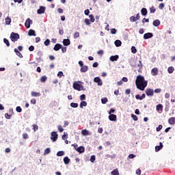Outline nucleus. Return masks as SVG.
<instances>
[{
  "mask_svg": "<svg viewBox=\"0 0 175 175\" xmlns=\"http://www.w3.org/2000/svg\"><path fill=\"white\" fill-rule=\"evenodd\" d=\"M70 106L73 109H77V107H79V104L77 103H71L70 104Z\"/></svg>",
  "mask_w": 175,
  "mask_h": 175,
  "instance_id": "29",
  "label": "nucleus"
},
{
  "mask_svg": "<svg viewBox=\"0 0 175 175\" xmlns=\"http://www.w3.org/2000/svg\"><path fill=\"white\" fill-rule=\"evenodd\" d=\"M130 21H131V23H135V21H137V19H136V16H131L130 17Z\"/></svg>",
  "mask_w": 175,
  "mask_h": 175,
  "instance_id": "39",
  "label": "nucleus"
},
{
  "mask_svg": "<svg viewBox=\"0 0 175 175\" xmlns=\"http://www.w3.org/2000/svg\"><path fill=\"white\" fill-rule=\"evenodd\" d=\"M154 27H159L161 25V21L158 19H156L152 23Z\"/></svg>",
  "mask_w": 175,
  "mask_h": 175,
  "instance_id": "20",
  "label": "nucleus"
},
{
  "mask_svg": "<svg viewBox=\"0 0 175 175\" xmlns=\"http://www.w3.org/2000/svg\"><path fill=\"white\" fill-rule=\"evenodd\" d=\"M16 111H17V113H21V111H23V109H21V107L18 106L16 108Z\"/></svg>",
  "mask_w": 175,
  "mask_h": 175,
  "instance_id": "45",
  "label": "nucleus"
},
{
  "mask_svg": "<svg viewBox=\"0 0 175 175\" xmlns=\"http://www.w3.org/2000/svg\"><path fill=\"white\" fill-rule=\"evenodd\" d=\"M46 12V7L40 6V8L37 10L38 14H43Z\"/></svg>",
  "mask_w": 175,
  "mask_h": 175,
  "instance_id": "8",
  "label": "nucleus"
},
{
  "mask_svg": "<svg viewBox=\"0 0 175 175\" xmlns=\"http://www.w3.org/2000/svg\"><path fill=\"white\" fill-rule=\"evenodd\" d=\"M157 9H155V7L154 6H152L150 8V13H155Z\"/></svg>",
  "mask_w": 175,
  "mask_h": 175,
  "instance_id": "44",
  "label": "nucleus"
},
{
  "mask_svg": "<svg viewBox=\"0 0 175 175\" xmlns=\"http://www.w3.org/2000/svg\"><path fill=\"white\" fill-rule=\"evenodd\" d=\"M33 50H35V46H33V45H31L29 47V51H33Z\"/></svg>",
  "mask_w": 175,
  "mask_h": 175,
  "instance_id": "63",
  "label": "nucleus"
},
{
  "mask_svg": "<svg viewBox=\"0 0 175 175\" xmlns=\"http://www.w3.org/2000/svg\"><path fill=\"white\" fill-rule=\"evenodd\" d=\"M162 148H163V144H162V142H160L159 146H155L156 152H158L159 151H161V150H162Z\"/></svg>",
  "mask_w": 175,
  "mask_h": 175,
  "instance_id": "16",
  "label": "nucleus"
},
{
  "mask_svg": "<svg viewBox=\"0 0 175 175\" xmlns=\"http://www.w3.org/2000/svg\"><path fill=\"white\" fill-rule=\"evenodd\" d=\"M135 98L137 99V100H142V96H140V94H137L135 96Z\"/></svg>",
  "mask_w": 175,
  "mask_h": 175,
  "instance_id": "61",
  "label": "nucleus"
},
{
  "mask_svg": "<svg viewBox=\"0 0 175 175\" xmlns=\"http://www.w3.org/2000/svg\"><path fill=\"white\" fill-rule=\"evenodd\" d=\"M158 72H159V70L158 69V68H154L151 70V75L153 76H157Z\"/></svg>",
  "mask_w": 175,
  "mask_h": 175,
  "instance_id": "14",
  "label": "nucleus"
},
{
  "mask_svg": "<svg viewBox=\"0 0 175 175\" xmlns=\"http://www.w3.org/2000/svg\"><path fill=\"white\" fill-rule=\"evenodd\" d=\"M168 123L170 125H174L175 124V117H172L168 120Z\"/></svg>",
  "mask_w": 175,
  "mask_h": 175,
  "instance_id": "21",
  "label": "nucleus"
},
{
  "mask_svg": "<svg viewBox=\"0 0 175 175\" xmlns=\"http://www.w3.org/2000/svg\"><path fill=\"white\" fill-rule=\"evenodd\" d=\"M10 39L12 40V42H17V40H18V39H20V35H18V33H14L12 32L10 34Z\"/></svg>",
  "mask_w": 175,
  "mask_h": 175,
  "instance_id": "2",
  "label": "nucleus"
},
{
  "mask_svg": "<svg viewBox=\"0 0 175 175\" xmlns=\"http://www.w3.org/2000/svg\"><path fill=\"white\" fill-rule=\"evenodd\" d=\"M94 82L97 83V85L102 86L103 85V81L100 79V77H96L94 79Z\"/></svg>",
  "mask_w": 175,
  "mask_h": 175,
  "instance_id": "6",
  "label": "nucleus"
},
{
  "mask_svg": "<svg viewBox=\"0 0 175 175\" xmlns=\"http://www.w3.org/2000/svg\"><path fill=\"white\" fill-rule=\"evenodd\" d=\"M44 46H49L50 44V40L49 39H46L44 42Z\"/></svg>",
  "mask_w": 175,
  "mask_h": 175,
  "instance_id": "53",
  "label": "nucleus"
},
{
  "mask_svg": "<svg viewBox=\"0 0 175 175\" xmlns=\"http://www.w3.org/2000/svg\"><path fill=\"white\" fill-rule=\"evenodd\" d=\"M148 84V81H145L144 77L142 75H138L135 80V85L138 90L140 91H144L146 90V87H147Z\"/></svg>",
  "mask_w": 175,
  "mask_h": 175,
  "instance_id": "1",
  "label": "nucleus"
},
{
  "mask_svg": "<svg viewBox=\"0 0 175 175\" xmlns=\"http://www.w3.org/2000/svg\"><path fill=\"white\" fill-rule=\"evenodd\" d=\"M79 106H80V108H81V109H83V107H85V106H87V102H85V101H81V102L80 103Z\"/></svg>",
  "mask_w": 175,
  "mask_h": 175,
  "instance_id": "33",
  "label": "nucleus"
},
{
  "mask_svg": "<svg viewBox=\"0 0 175 175\" xmlns=\"http://www.w3.org/2000/svg\"><path fill=\"white\" fill-rule=\"evenodd\" d=\"M10 117H12V115H10L9 113H5V118L7 120H10Z\"/></svg>",
  "mask_w": 175,
  "mask_h": 175,
  "instance_id": "59",
  "label": "nucleus"
},
{
  "mask_svg": "<svg viewBox=\"0 0 175 175\" xmlns=\"http://www.w3.org/2000/svg\"><path fill=\"white\" fill-rule=\"evenodd\" d=\"M119 58H120V56H118V55H112L109 57V61H111V62H114V61H118Z\"/></svg>",
  "mask_w": 175,
  "mask_h": 175,
  "instance_id": "13",
  "label": "nucleus"
},
{
  "mask_svg": "<svg viewBox=\"0 0 175 175\" xmlns=\"http://www.w3.org/2000/svg\"><path fill=\"white\" fill-rule=\"evenodd\" d=\"M85 16H88L90 14V10L87 9L84 11Z\"/></svg>",
  "mask_w": 175,
  "mask_h": 175,
  "instance_id": "64",
  "label": "nucleus"
},
{
  "mask_svg": "<svg viewBox=\"0 0 175 175\" xmlns=\"http://www.w3.org/2000/svg\"><path fill=\"white\" fill-rule=\"evenodd\" d=\"M149 22H150V19L148 18H144L142 20L143 24H144L145 23H149Z\"/></svg>",
  "mask_w": 175,
  "mask_h": 175,
  "instance_id": "58",
  "label": "nucleus"
},
{
  "mask_svg": "<svg viewBox=\"0 0 175 175\" xmlns=\"http://www.w3.org/2000/svg\"><path fill=\"white\" fill-rule=\"evenodd\" d=\"M10 23H12V18H10V17H9V16L5 18V24H6V25H10Z\"/></svg>",
  "mask_w": 175,
  "mask_h": 175,
  "instance_id": "30",
  "label": "nucleus"
},
{
  "mask_svg": "<svg viewBox=\"0 0 175 175\" xmlns=\"http://www.w3.org/2000/svg\"><path fill=\"white\" fill-rule=\"evenodd\" d=\"M70 162V159L68 157H65L64 158V163H65V165H69Z\"/></svg>",
  "mask_w": 175,
  "mask_h": 175,
  "instance_id": "27",
  "label": "nucleus"
},
{
  "mask_svg": "<svg viewBox=\"0 0 175 175\" xmlns=\"http://www.w3.org/2000/svg\"><path fill=\"white\" fill-rule=\"evenodd\" d=\"M3 42L6 44L7 47H9L10 46V43L9 42V40L6 38L3 39Z\"/></svg>",
  "mask_w": 175,
  "mask_h": 175,
  "instance_id": "41",
  "label": "nucleus"
},
{
  "mask_svg": "<svg viewBox=\"0 0 175 175\" xmlns=\"http://www.w3.org/2000/svg\"><path fill=\"white\" fill-rule=\"evenodd\" d=\"M114 43H115V46H116V47H121V45L122 44V42L120 40H116L114 42Z\"/></svg>",
  "mask_w": 175,
  "mask_h": 175,
  "instance_id": "26",
  "label": "nucleus"
},
{
  "mask_svg": "<svg viewBox=\"0 0 175 175\" xmlns=\"http://www.w3.org/2000/svg\"><path fill=\"white\" fill-rule=\"evenodd\" d=\"M76 151H77V152H79V154H83V152L85 151V148H84V146H79L76 148Z\"/></svg>",
  "mask_w": 175,
  "mask_h": 175,
  "instance_id": "15",
  "label": "nucleus"
},
{
  "mask_svg": "<svg viewBox=\"0 0 175 175\" xmlns=\"http://www.w3.org/2000/svg\"><path fill=\"white\" fill-rule=\"evenodd\" d=\"M31 25H32V20L28 18L25 23V27H26L27 29L31 28Z\"/></svg>",
  "mask_w": 175,
  "mask_h": 175,
  "instance_id": "9",
  "label": "nucleus"
},
{
  "mask_svg": "<svg viewBox=\"0 0 175 175\" xmlns=\"http://www.w3.org/2000/svg\"><path fill=\"white\" fill-rule=\"evenodd\" d=\"M64 46H69L70 44V40L69 39H64L63 40Z\"/></svg>",
  "mask_w": 175,
  "mask_h": 175,
  "instance_id": "22",
  "label": "nucleus"
},
{
  "mask_svg": "<svg viewBox=\"0 0 175 175\" xmlns=\"http://www.w3.org/2000/svg\"><path fill=\"white\" fill-rule=\"evenodd\" d=\"M163 8H165V4H163V3H160L159 5V8L162 10L163 9Z\"/></svg>",
  "mask_w": 175,
  "mask_h": 175,
  "instance_id": "60",
  "label": "nucleus"
},
{
  "mask_svg": "<svg viewBox=\"0 0 175 175\" xmlns=\"http://www.w3.org/2000/svg\"><path fill=\"white\" fill-rule=\"evenodd\" d=\"M147 13H148L147 8H143L141 10V14H142V16H144V17H146V16H147Z\"/></svg>",
  "mask_w": 175,
  "mask_h": 175,
  "instance_id": "23",
  "label": "nucleus"
},
{
  "mask_svg": "<svg viewBox=\"0 0 175 175\" xmlns=\"http://www.w3.org/2000/svg\"><path fill=\"white\" fill-rule=\"evenodd\" d=\"M31 96H33L34 98H38L40 96V92H31Z\"/></svg>",
  "mask_w": 175,
  "mask_h": 175,
  "instance_id": "24",
  "label": "nucleus"
},
{
  "mask_svg": "<svg viewBox=\"0 0 175 175\" xmlns=\"http://www.w3.org/2000/svg\"><path fill=\"white\" fill-rule=\"evenodd\" d=\"M131 118H133V121H137V120H138L137 116H136L135 114H131Z\"/></svg>",
  "mask_w": 175,
  "mask_h": 175,
  "instance_id": "47",
  "label": "nucleus"
},
{
  "mask_svg": "<svg viewBox=\"0 0 175 175\" xmlns=\"http://www.w3.org/2000/svg\"><path fill=\"white\" fill-rule=\"evenodd\" d=\"M57 129H58L59 132H60V133L64 132V129L62 128V126L61 125L57 126Z\"/></svg>",
  "mask_w": 175,
  "mask_h": 175,
  "instance_id": "50",
  "label": "nucleus"
},
{
  "mask_svg": "<svg viewBox=\"0 0 175 175\" xmlns=\"http://www.w3.org/2000/svg\"><path fill=\"white\" fill-rule=\"evenodd\" d=\"M87 70H88V66H83L81 67L80 72L81 73H85V72H87Z\"/></svg>",
  "mask_w": 175,
  "mask_h": 175,
  "instance_id": "19",
  "label": "nucleus"
},
{
  "mask_svg": "<svg viewBox=\"0 0 175 175\" xmlns=\"http://www.w3.org/2000/svg\"><path fill=\"white\" fill-rule=\"evenodd\" d=\"M156 110L157 111H162V110H163V105L161 104L157 105L156 107Z\"/></svg>",
  "mask_w": 175,
  "mask_h": 175,
  "instance_id": "25",
  "label": "nucleus"
},
{
  "mask_svg": "<svg viewBox=\"0 0 175 175\" xmlns=\"http://www.w3.org/2000/svg\"><path fill=\"white\" fill-rule=\"evenodd\" d=\"M61 49H62V44H56L53 48V50L55 51H59V50H61Z\"/></svg>",
  "mask_w": 175,
  "mask_h": 175,
  "instance_id": "17",
  "label": "nucleus"
},
{
  "mask_svg": "<svg viewBox=\"0 0 175 175\" xmlns=\"http://www.w3.org/2000/svg\"><path fill=\"white\" fill-rule=\"evenodd\" d=\"M131 53H133V54H136V53H137V50L136 49V47L131 46Z\"/></svg>",
  "mask_w": 175,
  "mask_h": 175,
  "instance_id": "43",
  "label": "nucleus"
},
{
  "mask_svg": "<svg viewBox=\"0 0 175 175\" xmlns=\"http://www.w3.org/2000/svg\"><path fill=\"white\" fill-rule=\"evenodd\" d=\"M111 33H112V35H116L117 33V29H111Z\"/></svg>",
  "mask_w": 175,
  "mask_h": 175,
  "instance_id": "49",
  "label": "nucleus"
},
{
  "mask_svg": "<svg viewBox=\"0 0 175 175\" xmlns=\"http://www.w3.org/2000/svg\"><path fill=\"white\" fill-rule=\"evenodd\" d=\"M50 152H51V150L50 149V148H47L44 150V155H47L50 154Z\"/></svg>",
  "mask_w": 175,
  "mask_h": 175,
  "instance_id": "35",
  "label": "nucleus"
},
{
  "mask_svg": "<svg viewBox=\"0 0 175 175\" xmlns=\"http://www.w3.org/2000/svg\"><path fill=\"white\" fill-rule=\"evenodd\" d=\"M80 36V33L79 32H75L74 34V39H77Z\"/></svg>",
  "mask_w": 175,
  "mask_h": 175,
  "instance_id": "52",
  "label": "nucleus"
},
{
  "mask_svg": "<svg viewBox=\"0 0 175 175\" xmlns=\"http://www.w3.org/2000/svg\"><path fill=\"white\" fill-rule=\"evenodd\" d=\"M28 134H27V133H23V139H28Z\"/></svg>",
  "mask_w": 175,
  "mask_h": 175,
  "instance_id": "62",
  "label": "nucleus"
},
{
  "mask_svg": "<svg viewBox=\"0 0 175 175\" xmlns=\"http://www.w3.org/2000/svg\"><path fill=\"white\" fill-rule=\"evenodd\" d=\"M109 121H117V115L115 114H109L108 117Z\"/></svg>",
  "mask_w": 175,
  "mask_h": 175,
  "instance_id": "11",
  "label": "nucleus"
},
{
  "mask_svg": "<svg viewBox=\"0 0 175 175\" xmlns=\"http://www.w3.org/2000/svg\"><path fill=\"white\" fill-rule=\"evenodd\" d=\"M57 139H58V134L57 133V132L53 131L51 133V140H52V142H57Z\"/></svg>",
  "mask_w": 175,
  "mask_h": 175,
  "instance_id": "5",
  "label": "nucleus"
},
{
  "mask_svg": "<svg viewBox=\"0 0 175 175\" xmlns=\"http://www.w3.org/2000/svg\"><path fill=\"white\" fill-rule=\"evenodd\" d=\"M145 94L147 96H154V90L148 88L146 90Z\"/></svg>",
  "mask_w": 175,
  "mask_h": 175,
  "instance_id": "7",
  "label": "nucleus"
},
{
  "mask_svg": "<svg viewBox=\"0 0 175 175\" xmlns=\"http://www.w3.org/2000/svg\"><path fill=\"white\" fill-rule=\"evenodd\" d=\"M85 23L86 24V25H91V21H90V19L85 18Z\"/></svg>",
  "mask_w": 175,
  "mask_h": 175,
  "instance_id": "48",
  "label": "nucleus"
},
{
  "mask_svg": "<svg viewBox=\"0 0 175 175\" xmlns=\"http://www.w3.org/2000/svg\"><path fill=\"white\" fill-rule=\"evenodd\" d=\"M106 158H111V159H114L116 158V154H106L105 155Z\"/></svg>",
  "mask_w": 175,
  "mask_h": 175,
  "instance_id": "37",
  "label": "nucleus"
},
{
  "mask_svg": "<svg viewBox=\"0 0 175 175\" xmlns=\"http://www.w3.org/2000/svg\"><path fill=\"white\" fill-rule=\"evenodd\" d=\"M81 133L83 136H90V135H91V133H90V131L87 129L82 130Z\"/></svg>",
  "mask_w": 175,
  "mask_h": 175,
  "instance_id": "12",
  "label": "nucleus"
},
{
  "mask_svg": "<svg viewBox=\"0 0 175 175\" xmlns=\"http://www.w3.org/2000/svg\"><path fill=\"white\" fill-rule=\"evenodd\" d=\"M96 157L95 155H92L90 157V162H95Z\"/></svg>",
  "mask_w": 175,
  "mask_h": 175,
  "instance_id": "57",
  "label": "nucleus"
},
{
  "mask_svg": "<svg viewBox=\"0 0 175 175\" xmlns=\"http://www.w3.org/2000/svg\"><path fill=\"white\" fill-rule=\"evenodd\" d=\"M62 139L63 140H66V139H68V133H64V134L62 137Z\"/></svg>",
  "mask_w": 175,
  "mask_h": 175,
  "instance_id": "46",
  "label": "nucleus"
},
{
  "mask_svg": "<svg viewBox=\"0 0 175 175\" xmlns=\"http://www.w3.org/2000/svg\"><path fill=\"white\" fill-rule=\"evenodd\" d=\"M29 36H36V32L33 29H30L28 31Z\"/></svg>",
  "mask_w": 175,
  "mask_h": 175,
  "instance_id": "18",
  "label": "nucleus"
},
{
  "mask_svg": "<svg viewBox=\"0 0 175 175\" xmlns=\"http://www.w3.org/2000/svg\"><path fill=\"white\" fill-rule=\"evenodd\" d=\"M62 76H64V72L62 71H59L58 73H57V77H62Z\"/></svg>",
  "mask_w": 175,
  "mask_h": 175,
  "instance_id": "55",
  "label": "nucleus"
},
{
  "mask_svg": "<svg viewBox=\"0 0 175 175\" xmlns=\"http://www.w3.org/2000/svg\"><path fill=\"white\" fill-rule=\"evenodd\" d=\"M131 66H132L133 68H136L137 66L139 68V70H138V72H140V70L142 69V68H143V64H142V61H139V64H136V62H131L130 63Z\"/></svg>",
  "mask_w": 175,
  "mask_h": 175,
  "instance_id": "3",
  "label": "nucleus"
},
{
  "mask_svg": "<svg viewBox=\"0 0 175 175\" xmlns=\"http://www.w3.org/2000/svg\"><path fill=\"white\" fill-rule=\"evenodd\" d=\"M46 81H47V77H46V75L41 77L40 78L41 83H46Z\"/></svg>",
  "mask_w": 175,
  "mask_h": 175,
  "instance_id": "36",
  "label": "nucleus"
},
{
  "mask_svg": "<svg viewBox=\"0 0 175 175\" xmlns=\"http://www.w3.org/2000/svg\"><path fill=\"white\" fill-rule=\"evenodd\" d=\"M167 72L168 73H170V75H172V73H173V72H174V68L173 66H170L167 68Z\"/></svg>",
  "mask_w": 175,
  "mask_h": 175,
  "instance_id": "34",
  "label": "nucleus"
},
{
  "mask_svg": "<svg viewBox=\"0 0 175 175\" xmlns=\"http://www.w3.org/2000/svg\"><path fill=\"white\" fill-rule=\"evenodd\" d=\"M111 175H120V172H118V169H115L113 171L111 172Z\"/></svg>",
  "mask_w": 175,
  "mask_h": 175,
  "instance_id": "31",
  "label": "nucleus"
},
{
  "mask_svg": "<svg viewBox=\"0 0 175 175\" xmlns=\"http://www.w3.org/2000/svg\"><path fill=\"white\" fill-rule=\"evenodd\" d=\"M162 128H163V126L162 125H161V124L159 125V126L157 127V129H156L157 132H159L161 131V129H162Z\"/></svg>",
  "mask_w": 175,
  "mask_h": 175,
  "instance_id": "56",
  "label": "nucleus"
},
{
  "mask_svg": "<svg viewBox=\"0 0 175 175\" xmlns=\"http://www.w3.org/2000/svg\"><path fill=\"white\" fill-rule=\"evenodd\" d=\"M154 36V34L152 33H146L144 34V39L147 40V39H151Z\"/></svg>",
  "mask_w": 175,
  "mask_h": 175,
  "instance_id": "10",
  "label": "nucleus"
},
{
  "mask_svg": "<svg viewBox=\"0 0 175 175\" xmlns=\"http://www.w3.org/2000/svg\"><path fill=\"white\" fill-rule=\"evenodd\" d=\"M80 100H81V101L85 100V94H81L80 96Z\"/></svg>",
  "mask_w": 175,
  "mask_h": 175,
  "instance_id": "51",
  "label": "nucleus"
},
{
  "mask_svg": "<svg viewBox=\"0 0 175 175\" xmlns=\"http://www.w3.org/2000/svg\"><path fill=\"white\" fill-rule=\"evenodd\" d=\"M73 88H74V90H76L77 91H83V90H84L83 85L79 84L77 82H75L73 83Z\"/></svg>",
  "mask_w": 175,
  "mask_h": 175,
  "instance_id": "4",
  "label": "nucleus"
},
{
  "mask_svg": "<svg viewBox=\"0 0 175 175\" xmlns=\"http://www.w3.org/2000/svg\"><path fill=\"white\" fill-rule=\"evenodd\" d=\"M89 17L90 18L91 23H95V17H94V15L90 14L89 15Z\"/></svg>",
  "mask_w": 175,
  "mask_h": 175,
  "instance_id": "42",
  "label": "nucleus"
},
{
  "mask_svg": "<svg viewBox=\"0 0 175 175\" xmlns=\"http://www.w3.org/2000/svg\"><path fill=\"white\" fill-rule=\"evenodd\" d=\"M14 51L16 53V55L19 57V58H23V54H21V53H20L17 49H14Z\"/></svg>",
  "mask_w": 175,
  "mask_h": 175,
  "instance_id": "28",
  "label": "nucleus"
},
{
  "mask_svg": "<svg viewBox=\"0 0 175 175\" xmlns=\"http://www.w3.org/2000/svg\"><path fill=\"white\" fill-rule=\"evenodd\" d=\"M30 103H31V105H36V99L32 98V99L30 100Z\"/></svg>",
  "mask_w": 175,
  "mask_h": 175,
  "instance_id": "54",
  "label": "nucleus"
},
{
  "mask_svg": "<svg viewBox=\"0 0 175 175\" xmlns=\"http://www.w3.org/2000/svg\"><path fill=\"white\" fill-rule=\"evenodd\" d=\"M37 55L38 57H37L38 61H39V59H40V58H42V55H43V52H42V51H39L37 53Z\"/></svg>",
  "mask_w": 175,
  "mask_h": 175,
  "instance_id": "32",
  "label": "nucleus"
},
{
  "mask_svg": "<svg viewBox=\"0 0 175 175\" xmlns=\"http://www.w3.org/2000/svg\"><path fill=\"white\" fill-rule=\"evenodd\" d=\"M108 99L107 98H101V103H103V105H106L108 102Z\"/></svg>",
  "mask_w": 175,
  "mask_h": 175,
  "instance_id": "40",
  "label": "nucleus"
},
{
  "mask_svg": "<svg viewBox=\"0 0 175 175\" xmlns=\"http://www.w3.org/2000/svg\"><path fill=\"white\" fill-rule=\"evenodd\" d=\"M63 155H65V152L62 150L57 152V157H63Z\"/></svg>",
  "mask_w": 175,
  "mask_h": 175,
  "instance_id": "38",
  "label": "nucleus"
}]
</instances>
